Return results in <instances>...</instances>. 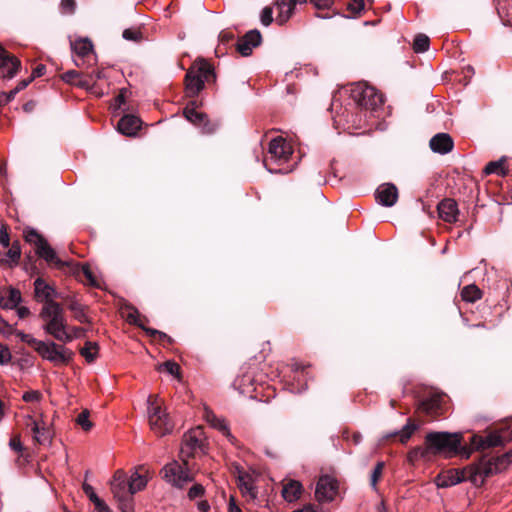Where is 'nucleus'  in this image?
<instances>
[{"label": "nucleus", "mask_w": 512, "mask_h": 512, "mask_svg": "<svg viewBox=\"0 0 512 512\" xmlns=\"http://www.w3.org/2000/svg\"><path fill=\"white\" fill-rule=\"evenodd\" d=\"M126 319H127V321L129 323L138 325L139 327L144 329L147 332V334H149V335H152V336H156L157 335V336H159L160 339H164V338L168 337L165 333L160 332L158 330H155V329H152V328H145L143 326V324L140 322L139 312L135 308H130L129 309V312H128L127 316H126Z\"/></svg>", "instance_id": "2f4dec72"}, {"label": "nucleus", "mask_w": 512, "mask_h": 512, "mask_svg": "<svg viewBox=\"0 0 512 512\" xmlns=\"http://www.w3.org/2000/svg\"><path fill=\"white\" fill-rule=\"evenodd\" d=\"M12 335H16L22 342L28 344L35 351L42 341V340H38V339L34 338L31 334H27L22 331H18L15 328H14V333Z\"/></svg>", "instance_id": "79ce46f5"}, {"label": "nucleus", "mask_w": 512, "mask_h": 512, "mask_svg": "<svg viewBox=\"0 0 512 512\" xmlns=\"http://www.w3.org/2000/svg\"><path fill=\"white\" fill-rule=\"evenodd\" d=\"M70 46L73 53L77 56V58L74 60L77 66L91 64L92 61H95L93 44L90 39H76L70 42Z\"/></svg>", "instance_id": "ddd939ff"}, {"label": "nucleus", "mask_w": 512, "mask_h": 512, "mask_svg": "<svg viewBox=\"0 0 512 512\" xmlns=\"http://www.w3.org/2000/svg\"><path fill=\"white\" fill-rule=\"evenodd\" d=\"M20 66V60L0 46V76L4 79H12Z\"/></svg>", "instance_id": "dca6fc26"}, {"label": "nucleus", "mask_w": 512, "mask_h": 512, "mask_svg": "<svg viewBox=\"0 0 512 512\" xmlns=\"http://www.w3.org/2000/svg\"><path fill=\"white\" fill-rule=\"evenodd\" d=\"M67 303V309L73 314V318L79 323H90L91 320L87 315V307L80 303L74 296L64 298Z\"/></svg>", "instance_id": "393cba45"}, {"label": "nucleus", "mask_w": 512, "mask_h": 512, "mask_svg": "<svg viewBox=\"0 0 512 512\" xmlns=\"http://www.w3.org/2000/svg\"><path fill=\"white\" fill-rule=\"evenodd\" d=\"M430 451L428 446L425 447H415L408 452L407 459L410 463L414 464L415 462L421 459H427L429 457Z\"/></svg>", "instance_id": "ea45409f"}, {"label": "nucleus", "mask_w": 512, "mask_h": 512, "mask_svg": "<svg viewBox=\"0 0 512 512\" xmlns=\"http://www.w3.org/2000/svg\"><path fill=\"white\" fill-rule=\"evenodd\" d=\"M204 417L212 427L222 432L223 435L229 440V442L234 443L235 437L231 434L228 425L224 419L216 416L214 412L211 410H205Z\"/></svg>", "instance_id": "c85d7f7f"}, {"label": "nucleus", "mask_w": 512, "mask_h": 512, "mask_svg": "<svg viewBox=\"0 0 512 512\" xmlns=\"http://www.w3.org/2000/svg\"><path fill=\"white\" fill-rule=\"evenodd\" d=\"M22 399L25 402H37L41 399V393L37 390H30L23 394Z\"/></svg>", "instance_id": "864d4df0"}, {"label": "nucleus", "mask_w": 512, "mask_h": 512, "mask_svg": "<svg viewBox=\"0 0 512 512\" xmlns=\"http://www.w3.org/2000/svg\"><path fill=\"white\" fill-rule=\"evenodd\" d=\"M430 148L439 154H446L453 149L454 143L449 134L438 133L430 140Z\"/></svg>", "instance_id": "bb28decb"}, {"label": "nucleus", "mask_w": 512, "mask_h": 512, "mask_svg": "<svg viewBox=\"0 0 512 512\" xmlns=\"http://www.w3.org/2000/svg\"><path fill=\"white\" fill-rule=\"evenodd\" d=\"M184 116L189 122L198 126L204 134L213 133L216 129V125L210 123L207 115L194 107L187 106L184 109Z\"/></svg>", "instance_id": "f3484780"}, {"label": "nucleus", "mask_w": 512, "mask_h": 512, "mask_svg": "<svg viewBox=\"0 0 512 512\" xmlns=\"http://www.w3.org/2000/svg\"><path fill=\"white\" fill-rule=\"evenodd\" d=\"M439 217L447 222L453 223L457 221L459 214L458 205L454 199L445 198L439 202L437 206Z\"/></svg>", "instance_id": "5701e85b"}, {"label": "nucleus", "mask_w": 512, "mask_h": 512, "mask_svg": "<svg viewBox=\"0 0 512 512\" xmlns=\"http://www.w3.org/2000/svg\"><path fill=\"white\" fill-rule=\"evenodd\" d=\"M128 479V491L134 495L135 493L145 489L147 486V483L150 479L149 470L144 466H139L131 472L130 476H128Z\"/></svg>", "instance_id": "aec40b11"}, {"label": "nucleus", "mask_w": 512, "mask_h": 512, "mask_svg": "<svg viewBox=\"0 0 512 512\" xmlns=\"http://www.w3.org/2000/svg\"><path fill=\"white\" fill-rule=\"evenodd\" d=\"M292 146L283 137L273 138L268 147V154L264 159V165L271 173H286L288 170L274 166L282 165L290 159Z\"/></svg>", "instance_id": "20e7f679"}, {"label": "nucleus", "mask_w": 512, "mask_h": 512, "mask_svg": "<svg viewBox=\"0 0 512 512\" xmlns=\"http://www.w3.org/2000/svg\"><path fill=\"white\" fill-rule=\"evenodd\" d=\"M213 75L211 65L205 60H197L188 69L185 76L187 96L195 97L204 88V84Z\"/></svg>", "instance_id": "39448f33"}, {"label": "nucleus", "mask_w": 512, "mask_h": 512, "mask_svg": "<svg viewBox=\"0 0 512 512\" xmlns=\"http://www.w3.org/2000/svg\"><path fill=\"white\" fill-rule=\"evenodd\" d=\"M36 352L44 360H47L56 366L69 364L74 356L72 350L53 341H41Z\"/></svg>", "instance_id": "423d86ee"}, {"label": "nucleus", "mask_w": 512, "mask_h": 512, "mask_svg": "<svg viewBox=\"0 0 512 512\" xmlns=\"http://www.w3.org/2000/svg\"><path fill=\"white\" fill-rule=\"evenodd\" d=\"M364 0H351L347 5V10L350 12L352 17H356L361 14L364 10Z\"/></svg>", "instance_id": "a18cd8bd"}, {"label": "nucleus", "mask_w": 512, "mask_h": 512, "mask_svg": "<svg viewBox=\"0 0 512 512\" xmlns=\"http://www.w3.org/2000/svg\"><path fill=\"white\" fill-rule=\"evenodd\" d=\"M147 412L151 430L157 436H164L172 432L174 424L159 401L157 395H150L147 399Z\"/></svg>", "instance_id": "7ed1b4c3"}, {"label": "nucleus", "mask_w": 512, "mask_h": 512, "mask_svg": "<svg viewBox=\"0 0 512 512\" xmlns=\"http://www.w3.org/2000/svg\"><path fill=\"white\" fill-rule=\"evenodd\" d=\"M85 332V330L81 327H69L68 326V335L71 337V342L81 337V335Z\"/></svg>", "instance_id": "0e129e2a"}, {"label": "nucleus", "mask_w": 512, "mask_h": 512, "mask_svg": "<svg viewBox=\"0 0 512 512\" xmlns=\"http://www.w3.org/2000/svg\"><path fill=\"white\" fill-rule=\"evenodd\" d=\"M32 81V78L21 80L18 85L13 89L18 94L21 90L25 89L29 83Z\"/></svg>", "instance_id": "774afa93"}, {"label": "nucleus", "mask_w": 512, "mask_h": 512, "mask_svg": "<svg viewBox=\"0 0 512 512\" xmlns=\"http://www.w3.org/2000/svg\"><path fill=\"white\" fill-rule=\"evenodd\" d=\"M504 158L498 160V161H491L489 162L485 168L484 173L489 174H497L499 176H505L508 174V170L504 167Z\"/></svg>", "instance_id": "58836bf2"}, {"label": "nucleus", "mask_w": 512, "mask_h": 512, "mask_svg": "<svg viewBox=\"0 0 512 512\" xmlns=\"http://www.w3.org/2000/svg\"><path fill=\"white\" fill-rule=\"evenodd\" d=\"M14 333V327L0 318V334L4 336H11Z\"/></svg>", "instance_id": "bf43d9fd"}, {"label": "nucleus", "mask_w": 512, "mask_h": 512, "mask_svg": "<svg viewBox=\"0 0 512 512\" xmlns=\"http://www.w3.org/2000/svg\"><path fill=\"white\" fill-rule=\"evenodd\" d=\"M22 236L25 242L34 248L36 256H56V251L36 229L25 227Z\"/></svg>", "instance_id": "9d476101"}, {"label": "nucleus", "mask_w": 512, "mask_h": 512, "mask_svg": "<svg viewBox=\"0 0 512 512\" xmlns=\"http://www.w3.org/2000/svg\"><path fill=\"white\" fill-rule=\"evenodd\" d=\"M44 259L49 266L61 269L65 273L72 274L75 276H78L80 273H82L85 276L87 282L91 286H98V282L93 273L91 272V270L89 269L88 265L85 264L81 266L79 263L73 260L65 261L62 258L51 257Z\"/></svg>", "instance_id": "6e6552de"}, {"label": "nucleus", "mask_w": 512, "mask_h": 512, "mask_svg": "<svg viewBox=\"0 0 512 512\" xmlns=\"http://www.w3.org/2000/svg\"><path fill=\"white\" fill-rule=\"evenodd\" d=\"M141 127V120L134 115H124L118 122V131L125 136H135Z\"/></svg>", "instance_id": "a878e982"}, {"label": "nucleus", "mask_w": 512, "mask_h": 512, "mask_svg": "<svg viewBox=\"0 0 512 512\" xmlns=\"http://www.w3.org/2000/svg\"><path fill=\"white\" fill-rule=\"evenodd\" d=\"M302 492V485L296 480H290L283 486L282 495L288 502H293L299 499Z\"/></svg>", "instance_id": "7c9ffc66"}, {"label": "nucleus", "mask_w": 512, "mask_h": 512, "mask_svg": "<svg viewBox=\"0 0 512 512\" xmlns=\"http://www.w3.org/2000/svg\"><path fill=\"white\" fill-rule=\"evenodd\" d=\"M204 440V433L200 427L190 430L184 435L180 454L183 462L192 457L199 450Z\"/></svg>", "instance_id": "f8f14e48"}, {"label": "nucleus", "mask_w": 512, "mask_h": 512, "mask_svg": "<svg viewBox=\"0 0 512 512\" xmlns=\"http://www.w3.org/2000/svg\"><path fill=\"white\" fill-rule=\"evenodd\" d=\"M9 447L16 451V452H19L21 453L24 449L23 447V444L21 442V438H20V435H14L10 441H9Z\"/></svg>", "instance_id": "5fc2aeb1"}, {"label": "nucleus", "mask_w": 512, "mask_h": 512, "mask_svg": "<svg viewBox=\"0 0 512 512\" xmlns=\"http://www.w3.org/2000/svg\"><path fill=\"white\" fill-rule=\"evenodd\" d=\"M128 475L123 470H117L112 479L110 480V490L114 496V498H123L129 495H132L130 491H128Z\"/></svg>", "instance_id": "412c9836"}, {"label": "nucleus", "mask_w": 512, "mask_h": 512, "mask_svg": "<svg viewBox=\"0 0 512 512\" xmlns=\"http://www.w3.org/2000/svg\"><path fill=\"white\" fill-rule=\"evenodd\" d=\"M39 317L43 322L42 329L46 334L64 344L71 342L65 311L60 303H50L49 306H42Z\"/></svg>", "instance_id": "f257e3e1"}, {"label": "nucleus", "mask_w": 512, "mask_h": 512, "mask_svg": "<svg viewBox=\"0 0 512 512\" xmlns=\"http://www.w3.org/2000/svg\"><path fill=\"white\" fill-rule=\"evenodd\" d=\"M83 491L84 493L86 494V496L90 499V501L92 503H95L98 499H100L98 497V495L96 494V492L94 491V488L88 484V483H83Z\"/></svg>", "instance_id": "13d9d810"}, {"label": "nucleus", "mask_w": 512, "mask_h": 512, "mask_svg": "<svg viewBox=\"0 0 512 512\" xmlns=\"http://www.w3.org/2000/svg\"><path fill=\"white\" fill-rule=\"evenodd\" d=\"M34 295L36 301L43 303V306H49L50 303H58L56 299H64L53 285H50L41 277L34 281Z\"/></svg>", "instance_id": "9b49d317"}, {"label": "nucleus", "mask_w": 512, "mask_h": 512, "mask_svg": "<svg viewBox=\"0 0 512 512\" xmlns=\"http://www.w3.org/2000/svg\"><path fill=\"white\" fill-rule=\"evenodd\" d=\"M21 293L14 288H0V306L4 309H14L21 302Z\"/></svg>", "instance_id": "cd10ccee"}, {"label": "nucleus", "mask_w": 512, "mask_h": 512, "mask_svg": "<svg viewBox=\"0 0 512 512\" xmlns=\"http://www.w3.org/2000/svg\"><path fill=\"white\" fill-rule=\"evenodd\" d=\"M463 480L457 472H449V475L439 478L438 486L448 487L458 484Z\"/></svg>", "instance_id": "37998d69"}, {"label": "nucleus", "mask_w": 512, "mask_h": 512, "mask_svg": "<svg viewBox=\"0 0 512 512\" xmlns=\"http://www.w3.org/2000/svg\"><path fill=\"white\" fill-rule=\"evenodd\" d=\"M311 4L318 11L316 16L322 19L332 17L335 12L330 13L329 11L333 8L334 0H309Z\"/></svg>", "instance_id": "473e14b6"}, {"label": "nucleus", "mask_w": 512, "mask_h": 512, "mask_svg": "<svg viewBox=\"0 0 512 512\" xmlns=\"http://www.w3.org/2000/svg\"><path fill=\"white\" fill-rule=\"evenodd\" d=\"M237 471V486L246 499V501L254 502L258 498V489L255 485V476L249 472L236 467Z\"/></svg>", "instance_id": "2eb2a0df"}, {"label": "nucleus", "mask_w": 512, "mask_h": 512, "mask_svg": "<svg viewBox=\"0 0 512 512\" xmlns=\"http://www.w3.org/2000/svg\"><path fill=\"white\" fill-rule=\"evenodd\" d=\"M204 494V487L201 484L193 485L188 491L189 499L193 500Z\"/></svg>", "instance_id": "603ef678"}, {"label": "nucleus", "mask_w": 512, "mask_h": 512, "mask_svg": "<svg viewBox=\"0 0 512 512\" xmlns=\"http://www.w3.org/2000/svg\"><path fill=\"white\" fill-rule=\"evenodd\" d=\"M94 504L97 512H112L109 506L100 498Z\"/></svg>", "instance_id": "69168bd1"}, {"label": "nucleus", "mask_w": 512, "mask_h": 512, "mask_svg": "<svg viewBox=\"0 0 512 512\" xmlns=\"http://www.w3.org/2000/svg\"><path fill=\"white\" fill-rule=\"evenodd\" d=\"M436 408V401L427 399L419 404V409L425 413H431Z\"/></svg>", "instance_id": "6e6d98bb"}, {"label": "nucleus", "mask_w": 512, "mask_h": 512, "mask_svg": "<svg viewBox=\"0 0 512 512\" xmlns=\"http://www.w3.org/2000/svg\"><path fill=\"white\" fill-rule=\"evenodd\" d=\"M461 297L466 302L474 303L477 300L481 299L482 292L476 285L471 284V285L465 286L462 289Z\"/></svg>", "instance_id": "c9c22d12"}, {"label": "nucleus", "mask_w": 512, "mask_h": 512, "mask_svg": "<svg viewBox=\"0 0 512 512\" xmlns=\"http://www.w3.org/2000/svg\"><path fill=\"white\" fill-rule=\"evenodd\" d=\"M11 352L7 346L0 343V364H8L11 360Z\"/></svg>", "instance_id": "3c124183"}, {"label": "nucleus", "mask_w": 512, "mask_h": 512, "mask_svg": "<svg viewBox=\"0 0 512 512\" xmlns=\"http://www.w3.org/2000/svg\"><path fill=\"white\" fill-rule=\"evenodd\" d=\"M122 36L129 41H139L141 39V33L137 29H125Z\"/></svg>", "instance_id": "8fccbe9b"}, {"label": "nucleus", "mask_w": 512, "mask_h": 512, "mask_svg": "<svg viewBox=\"0 0 512 512\" xmlns=\"http://www.w3.org/2000/svg\"><path fill=\"white\" fill-rule=\"evenodd\" d=\"M304 3H306V0H275L274 6L277 11L275 20L277 24H285L294 15L296 6Z\"/></svg>", "instance_id": "a211bd4d"}, {"label": "nucleus", "mask_w": 512, "mask_h": 512, "mask_svg": "<svg viewBox=\"0 0 512 512\" xmlns=\"http://www.w3.org/2000/svg\"><path fill=\"white\" fill-rule=\"evenodd\" d=\"M162 367L165 369L167 373L170 375L178 376L180 367L177 363L172 361H166Z\"/></svg>", "instance_id": "4d7b16f0"}, {"label": "nucleus", "mask_w": 512, "mask_h": 512, "mask_svg": "<svg viewBox=\"0 0 512 512\" xmlns=\"http://www.w3.org/2000/svg\"><path fill=\"white\" fill-rule=\"evenodd\" d=\"M45 71H46V67H45V65H43V64H39V65H37V66L34 68L33 72H32V75H31L32 80H33L34 78H37V77H41V76H43V75H44V73H45Z\"/></svg>", "instance_id": "338daca9"}, {"label": "nucleus", "mask_w": 512, "mask_h": 512, "mask_svg": "<svg viewBox=\"0 0 512 512\" xmlns=\"http://www.w3.org/2000/svg\"><path fill=\"white\" fill-rule=\"evenodd\" d=\"M163 478L171 485L182 488L188 482L193 480V477L189 473L187 463L183 462V465L177 461L166 464L162 469Z\"/></svg>", "instance_id": "1a4fd4ad"}, {"label": "nucleus", "mask_w": 512, "mask_h": 512, "mask_svg": "<svg viewBox=\"0 0 512 512\" xmlns=\"http://www.w3.org/2000/svg\"><path fill=\"white\" fill-rule=\"evenodd\" d=\"M273 8L271 6H266L262 9L260 20L264 26H269L273 22Z\"/></svg>", "instance_id": "09e8293b"}, {"label": "nucleus", "mask_w": 512, "mask_h": 512, "mask_svg": "<svg viewBox=\"0 0 512 512\" xmlns=\"http://www.w3.org/2000/svg\"><path fill=\"white\" fill-rule=\"evenodd\" d=\"M418 428L419 426L416 423H414L411 419H408L406 425L393 435H398L399 441L402 444H405L412 437L415 431L418 430Z\"/></svg>", "instance_id": "4c0bfd02"}, {"label": "nucleus", "mask_w": 512, "mask_h": 512, "mask_svg": "<svg viewBox=\"0 0 512 512\" xmlns=\"http://www.w3.org/2000/svg\"><path fill=\"white\" fill-rule=\"evenodd\" d=\"M425 444L430 453H452L457 451L460 439L457 434L431 432L426 435Z\"/></svg>", "instance_id": "0eeeda50"}, {"label": "nucleus", "mask_w": 512, "mask_h": 512, "mask_svg": "<svg viewBox=\"0 0 512 512\" xmlns=\"http://www.w3.org/2000/svg\"><path fill=\"white\" fill-rule=\"evenodd\" d=\"M338 493V482L331 476H321L317 482L315 497L320 503L331 502Z\"/></svg>", "instance_id": "4468645a"}, {"label": "nucleus", "mask_w": 512, "mask_h": 512, "mask_svg": "<svg viewBox=\"0 0 512 512\" xmlns=\"http://www.w3.org/2000/svg\"><path fill=\"white\" fill-rule=\"evenodd\" d=\"M498 470L497 464L492 463L491 460H482L476 467L473 476V480L476 481V477H488Z\"/></svg>", "instance_id": "72a5a7b5"}, {"label": "nucleus", "mask_w": 512, "mask_h": 512, "mask_svg": "<svg viewBox=\"0 0 512 512\" xmlns=\"http://www.w3.org/2000/svg\"><path fill=\"white\" fill-rule=\"evenodd\" d=\"M32 438L34 442L40 445H49L53 438V433L47 423L43 420L41 415V424L34 428L32 431Z\"/></svg>", "instance_id": "c756f323"}, {"label": "nucleus", "mask_w": 512, "mask_h": 512, "mask_svg": "<svg viewBox=\"0 0 512 512\" xmlns=\"http://www.w3.org/2000/svg\"><path fill=\"white\" fill-rule=\"evenodd\" d=\"M75 1L74 0H62L61 1V9L64 13H72L75 9Z\"/></svg>", "instance_id": "e2e57ef3"}, {"label": "nucleus", "mask_w": 512, "mask_h": 512, "mask_svg": "<svg viewBox=\"0 0 512 512\" xmlns=\"http://www.w3.org/2000/svg\"><path fill=\"white\" fill-rule=\"evenodd\" d=\"M99 346L96 342L87 341L80 349V354L85 358L88 363H92L98 356Z\"/></svg>", "instance_id": "f704fd0d"}, {"label": "nucleus", "mask_w": 512, "mask_h": 512, "mask_svg": "<svg viewBox=\"0 0 512 512\" xmlns=\"http://www.w3.org/2000/svg\"><path fill=\"white\" fill-rule=\"evenodd\" d=\"M383 468H384V463L378 462L372 471L370 485L375 490L377 488V483L382 476Z\"/></svg>", "instance_id": "de8ad7c7"}, {"label": "nucleus", "mask_w": 512, "mask_h": 512, "mask_svg": "<svg viewBox=\"0 0 512 512\" xmlns=\"http://www.w3.org/2000/svg\"><path fill=\"white\" fill-rule=\"evenodd\" d=\"M352 99L356 102L359 108L371 116L377 112L384 104L383 95L374 87L365 83H357L351 90Z\"/></svg>", "instance_id": "f03ea898"}, {"label": "nucleus", "mask_w": 512, "mask_h": 512, "mask_svg": "<svg viewBox=\"0 0 512 512\" xmlns=\"http://www.w3.org/2000/svg\"><path fill=\"white\" fill-rule=\"evenodd\" d=\"M115 499L117 500L119 509L122 512H134L133 495Z\"/></svg>", "instance_id": "c03bdc74"}, {"label": "nucleus", "mask_w": 512, "mask_h": 512, "mask_svg": "<svg viewBox=\"0 0 512 512\" xmlns=\"http://www.w3.org/2000/svg\"><path fill=\"white\" fill-rule=\"evenodd\" d=\"M429 37L425 34H418L414 38L413 49L416 53H423L429 49Z\"/></svg>", "instance_id": "a19ab883"}, {"label": "nucleus", "mask_w": 512, "mask_h": 512, "mask_svg": "<svg viewBox=\"0 0 512 512\" xmlns=\"http://www.w3.org/2000/svg\"><path fill=\"white\" fill-rule=\"evenodd\" d=\"M261 39L262 36L258 30H251L238 40L236 49L242 56H249L253 48L260 45Z\"/></svg>", "instance_id": "4be33fe9"}, {"label": "nucleus", "mask_w": 512, "mask_h": 512, "mask_svg": "<svg viewBox=\"0 0 512 512\" xmlns=\"http://www.w3.org/2000/svg\"><path fill=\"white\" fill-rule=\"evenodd\" d=\"M9 242L10 238L7 227L5 225H2L0 228V244L6 248L9 246Z\"/></svg>", "instance_id": "680f3d73"}, {"label": "nucleus", "mask_w": 512, "mask_h": 512, "mask_svg": "<svg viewBox=\"0 0 512 512\" xmlns=\"http://www.w3.org/2000/svg\"><path fill=\"white\" fill-rule=\"evenodd\" d=\"M16 95L17 93L13 89L9 92H0V105L4 106L8 104L11 100L15 98Z\"/></svg>", "instance_id": "052dcab7"}, {"label": "nucleus", "mask_w": 512, "mask_h": 512, "mask_svg": "<svg viewBox=\"0 0 512 512\" xmlns=\"http://www.w3.org/2000/svg\"><path fill=\"white\" fill-rule=\"evenodd\" d=\"M398 189L392 183H383L375 191V199L378 204L392 207L398 200Z\"/></svg>", "instance_id": "6ab92c4d"}, {"label": "nucleus", "mask_w": 512, "mask_h": 512, "mask_svg": "<svg viewBox=\"0 0 512 512\" xmlns=\"http://www.w3.org/2000/svg\"><path fill=\"white\" fill-rule=\"evenodd\" d=\"M234 386L241 394H250L253 391L252 377L248 374L239 376L234 381Z\"/></svg>", "instance_id": "e433bc0d"}, {"label": "nucleus", "mask_w": 512, "mask_h": 512, "mask_svg": "<svg viewBox=\"0 0 512 512\" xmlns=\"http://www.w3.org/2000/svg\"><path fill=\"white\" fill-rule=\"evenodd\" d=\"M76 422L84 431H89L93 424L89 420V411L83 410L76 418Z\"/></svg>", "instance_id": "49530a36"}, {"label": "nucleus", "mask_w": 512, "mask_h": 512, "mask_svg": "<svg viewBox=\"0 0 512 512\" xmlns=\"http://www.w3.org/2000/svg\"><path fill=\"white\" fill-rule=\"evenodd\" d=\"M504 443L503 437L498 432H492L485 437L473 435L471 444L475 449L484 450L486 448L501 446Z\"/></svg>", "instance_id": "b1692460"}]
</instances>
